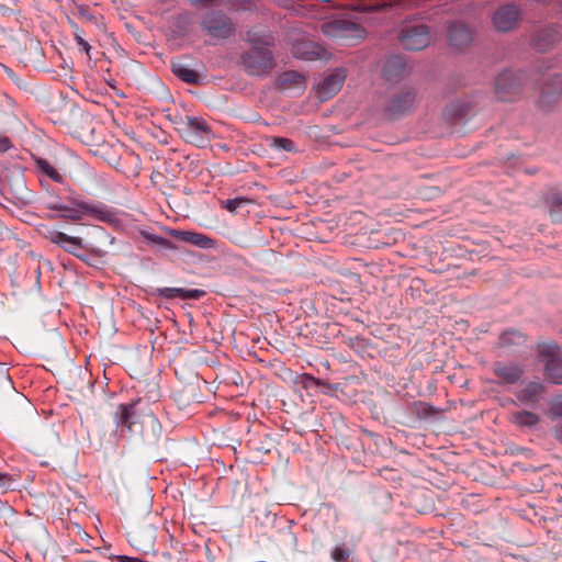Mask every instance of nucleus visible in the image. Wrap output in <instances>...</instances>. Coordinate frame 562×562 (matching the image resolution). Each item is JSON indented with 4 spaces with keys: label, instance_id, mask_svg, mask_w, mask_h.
I'll use <instances>...</instances> for the list:
<instances>
[{
    "label": "nucleus",
    "instance_id": "4c0bfd02",
    "mask_svg": "<svg viewBox=\"0 0 562 562\" xmlns=\"http://www.w3.org/2000/svg\"><path fill=\"white\" fill-rule=\"evenodd\" d=\"M553 431H554V436H555V438H557L560 442H562V425H560V426H555V427L553 428Z\"/></svg>",
    "mask_w": 562,
    "mask_h": 562
},
{
    "label": "nucleus",
    "instance_id": "72a5a7b5",
    "mask_svg": "<svg viewBox=\"0 0 562 562\" xmlns=\"http://www.w3.org/2000/svg\"><path fill=\"white\" fill-rule=\"evenodd\" d=\"M75 41H76L77 45L80 47V49L83 50L90 57L91 46L83 38V36L80 34V32L78 30L75 31Z\"/></svg>",
    "mask_w": 562,
    "mask_h": 562
},
{
    "label": "nucleus",
    "instance_id": "f03ea898",
    "mask_svg": "<svg viewBox=\"0 0 562 562\" xmlns=\"http://www.w3.org/2000/svg\"><path fill=\"white\" fill-rule=\"evenodd\" d=\"M177 132L186 143L200 148L205 147L215 138L211 125L198 116H186L178 123Z\"/></svg>",
    "mask_w": 562,
    "mask_h": 562
},
{
    "label": "nucleus",
    "instance_id": "6e6552de",
    "mask_svg": "<svg viewBox=\"0 0 562 562\" xmlns=\"http://www.w3.org/2000/svg\"><path fill=\"white\" fill-rule=\"evenodd\" d=\"M521 19L518 5L507 3L499 5L493 13L492 23L497 32L506 33L515 30Z\"/></svg>",
    "mask_w": 562,
    "mask_h": 562
},
{
    "label": "nucleus",
    "instance_id": "5701e85b",
    "mask_svg": "<svg viewBox=\"0 0 562 562\" xmlns=\"http://www.w3.org/2000/svg\"><path fill=\"white\" fill-rule=\"evenodd\" d=\"M405 74V64L400 56L391 57L384 67V76L389 80H394Z\"/></svg>",
    "mask_w": 562,
    "mask_h": 562
},
{
    "label": "nucleus",
    "instance_id": "b1692460",
    "mask_svg": "<svg viewBox=\"0 0 562 562\" xmlns=\"http://www.w3.org/2000/svg\"><path fill=\"white\" fill-rule=\"evenodd\" d=\"M510 422L519 427H533L540 422L539 415L528 411L512 413Z\"/></svg>",
    "mask_w": 562,
    "mask_h": 562
},
{
    "label": "nucleus",
    "instance_id": "c756f323",
    "mask_svg": "<svg viewBox=\"0 0 562 562\" xmlns=\"http://www.w3.org/2000/svg\"><path fill=\"white\" fill-rule=\"evenodd\" d=\"M15 391L8 369L0 366V396L12 394Z\"/></svg>",
    "mask_w": 562,
    "mask_h": 562
},
{
    "label": "nucleus",
    "instance_id": "2eb2a0df",
    "mask_svg": "<svg viewBox=\"0 0 562 562\" xmlns=\"http://www.w3.org/2000/svg\"><path fill=\"white\" fill-rule=\"evenodd\" d=\"M493 373L497 378V382L502 384H515L524 374L520 366L496 361L493 364Z\"/></svg>",
    "mask_w": 562,
    "mask_h": 562
},
{
    "label": "nucleus",
    "instance_id": "9b49d317",
    "mask_svg": "<svg viewBox=\"0 0 562 562\" xmlns=\"http://www.w3.org/2000/svg\"><path fill=\"white\" fill-rule=\"evenodd\" d=\"M562 93V75L552 74L546 77L543 86L540 90V97L537 104L542 110H548L553 103L558 101L559 95Z\"/></svg>",
    "mask_w": 562,
    "mask_h": 562
},
{
    "label": "nucleus",
    "instance_id": "2f4dec72",
    "mask_svg": "<svg viewBox=\"0 0 562 562\" xmlns=\"http://www.w3.org/2000/svg\"><path fill=\"white\" fill-rule=\"evenodd\" d=\"M350 557V551L344 547H336L331 551V559L335 562H347Z\"/></svg>",
    "mask_w": 562,
    "mask_h": 562
},
{
    "label": "nucleus",
    "instance_id": "7ed1b4c3",
    "mask_svg": "<svg viewBox=\"0 0 562 562\" xmlns=\"http://www.w3.org/2000/svg\"><path fill=\"white\" fill-rule=\"evenodd\" d=\"M526 76L521 71L504 70L494 83V93L497 100L503 102L515 101L519 98Z\"/></svg>",
    "mask_w": 562,
    "mask_h": 562
},
{
    "label": "nucleus",
    "instance_id": "c9c22d12",
    "mask_svg": "<svg viewBox=\"0 0 562 562\" xmlns=\"http://www.w3.org/2000/svg\"><path fill=\"white\" fill-rule=\"evenodd\" d=\"M301 383L303 387L308 389L311 386L317 385L318 381L310 374H303L301 376Z\"/></svg>",
    "mask_w": 562,
    "mask_h": 562
},
{
    "label": "nucleus",
    "instance_id": "f8f14e48",
    "mask_svg": "<svg viewBox=\"0 0 562 562\" xmlns=\"http://www.w3.org/2000/svg\"><path fill=\"white\" fill-rule=\"evenodd\" d=\"M540 355L546 358L544 370L547 378L555 384H562V360L555 345H543Z\"/></svg>",
    "mask_w": 562,
    "mask_h": 562
},
{
    "label": "nucleus",
    "instance_id": "ea45409f",
    "mask_svg": "<svg viewBox=\"0 0 562 562\" xmlns=\"http://www.w3.org/2000/svg\"><path fill=\"white\" fill-rule=\"evenodd\" d=\"M30 46H31V48H34L36 50H41L40 43L36 42V41H31L30 42Z\"/></svg>",
    "mask_w": 562,
    "mask_h": 562
},
{
    "label": "nucleus",
    "instance_id": "39448f33",
    "mask_svg": "<svg viewBox=\"0 0 562 562\" xmlns=\"http://www.w3.org/2000/svg\"><path fill=\"white\" fill-rule=\"evenodd\" d=\"M140 400L133 401L128 404H121L117 406L115 413V422L122 435L128 436L139 435L143 431L142 425L138 422L137 406Z\"/></svg>",
    "mask_w": 562,
    "mask_h": 562
},
{
    "label": "nucleus",
    "instance_id": "bb28decb",
    "mask_svg": "<svg viewBox=\"0 0 562 562\" xmlns=\"http://www.w3.org/2000/svg\"><path fill=\"white\" fill-rule=\"evenodd\" d=\"M525 335L516 329L506 330L499 336V345L502 347L520 346L525 344Z\"/></svg>",
    "mask_w": 562,
    "mask_h": 562
},
{
    "label": "nucleus",
    "instance_id": "7c9ffc66",
    "mask_svg": "<svg viewBox=\"0 0 562 562\" xmlns=\"http://www.w3.org/2000/svg\"><path fill=\"white\" fill-rule=\"evenodd\" d=\"M547 415L551 419L562 418V394H558L550 400Z\"/></svg>",
    "mask_w": 562,
    "mask_h": 562
},
{
    "label": "nucleus",
    "instance_id": "4be33fe9",
    "mask_svg": "<svg viewBox=\"0 0 562 562\" xmlns=\"http://www.w3.org/2000/svg\"><path fill=\"white\" fill-rule=\"evenodd\" d=\"M171 69L179 79L187 83H198L200 80L199 72L182 63H172Z\"/></svg>",
    "mask_w": 562,
    "mask_h": 562
},
{
    "label": "nucleus",
    "instance_id": "f704fd0d",
    "mask_svg": "<svg viewBox=\"0 0 562 562\" xmlns=\"http://www.w3.org/2000/svg\"><path fill=\"white\" fill-rule=\"evenodd\" d=\"M246 202H247L246 199H232V200H227L226 203H225V207L229 212H236Z\"/></svg>",
    "mask_w": 562,
    "mask_h": 562
},
{
    "label": "nucleus",
    "instance_id": "4468645a",
    "mask_svg": "<svg viewBox=\"0 0 562 562\" xmlns=\"http://www.w3.org/2000/svg\"><path fill=\"white\" fill-rule=\"evenodd\" d=\"M346 79V72L342 69H336L334 72L326 76L322 82L318 83L317 93L319 99L327 100L335 95L342 87Z\"/></svg>",
    "mask_w": 562,
    "mask_h": 562
},
{
    "label": "nucleus",
    "instance_id": "dca6fc26",
    "mask_svg": "<svg viewBox=\"0 0 562 562\" xmlns=\"http://www.w3.org/2000/svg\"><path fill=\"white\" fill-rule=\"evenodd\" d=\"M156 294L164 299L180 297L182 300H199L205 295V291L200 289L186 290L182 288H158Z\"/></svg>",
    "mask_w": 562,
    "mask_h": 562
},
{
    "label": "nucleus",
    "instance_id": "393cba45",
    "mask_svg": "<svg viewBox=\"0 0 562 562\" xmlns=\"http://www.w3.org/2000/svg\"><path fill=\"white\" fill-rule=\"evenodd\" d=\"M246 41L251 44V47L259 46L260 48H269L273 44V37L271 34L258 32L256 30L247 32Z\"/></svg>",
    "mask_w": 562,
    "mask_h": 562
},
{
    "label": "nucleus",
    "instance_id": "cd10ccee",
    "mask_svg": "<svg viewBox=\"0 0 562 562\" xmlns=\"http://www.w3.org/2000/svg\"><path fill=\"white\" fill-rule=\"evenodd\" d=\"M550 217L553 222H562V193H554L550 200Z\"/></svg>",
    "mask_w": 562,
    "mask_h": 562
},
{
    "label": "nucleus",
    "instance_id": "c85d7f7f",
    "mask_svg": "<svg viewBox=\"0 0 562 562\" xmlns=\"http://www.w3.org/2000/svg\"><path fill=\"white\" fill-rule=\"evenodd\" d=\"M269 146L277 150H283L288 153L295 151V144L290 138L273 136L269 138Z\"/></svg>",
    "mask_w": 562,
    "mask_h": 562
},
{
    "label": "nucleus",
    "instance_id": "e433bc0d",
    "mask_svg": "<svg viewBox=\"0 0 562 562\" xmlns=\"http://www.w3.org/2000/svg\"><path fill=\"white\" fill-rule=\"evenodd\" d=\"M300 50H301L300 45L295 46V48H294V54H295L296 56H299V57H302V58H305V59H311V55H310V53L304 52V53H302V54H301V52H300Z\"/></svg>",
    "mask_w": 562,
    "mask_h": 562
},
{
    "label": "nucleus",
    "instance_id": "1a4fd4ad",
    "mask_svg": "<svg viewBox=\"0 0 562 562\" xmlns=\"http://www.w3.org/2000/svg\"><path fill=\"white\" fill-rule=\"evenodd\" d=\"M43 235L50 243L59 246L68 254L76 256L79 259H85V255L81 251L87 247L83 245V240L80 237L69 236L54 228H47Z\"/></svg>",
    "mask_w": 562,
    "mask_h": 562
},
{
    "label": "nucleus",
    "instance_id": "aec40b11",
    "mask_svg": "<svg viewBox=\"0 0 562 562\" xmlns=\"http://www.w3.org/2000/svg\"><path fill=\"white\" fill-rule=\"evenodd\" d=\"M176 237L184 243L191 244L200 248L207 249L214 247V240L207 235L201 233L190 231L177 232Z\"/></svg>",
    "mask_w": 562,
    "mask_h": 562
},
{
    "label": "nucleus",
    "instance_id": "6ab92c4d",
    "mask_svg": "<svg viewBox=\"0 0 562 562\" xmlns=\"http://www.w3.org/2000/svg\"><path fill=\"white\" fill-rule=\"evenodd\" d=\"M278 86L281 90H303L305 87V78L303 75L293 70L284 71L278 78Z\"/></svg>",
    "mask_w": 562,
    "mask_h": 562
},
{
    "label": "nucleus",
    "instance_id": "f3484780",
    "mask_svg": "<svg viewBox=\"0 0 562 562\" xmlns=\"http://www.w3.org/2000/svg\"><path fill=\"white\" fill-rule=\"evenodd\" d=\"M449 40L451 45L457 48L467 46L471 40L472 34L468 26L462 23H452L449 26Z\"/></svg>",
    "mask_w": 562,
    "mask_h": 562
},
{
    "label": "nucleus",
    "instance_id": "a19ab883",
    "mask_svg": "<svg viewBox=\"0 0 562 562\" xmlns=\"http://www.w3.org/2000/svg\"><path fill=\"white\" fill-rule=\"evenodd\" d=\"M148 417L151 418L154 422L156 420V418L154 417V415L151 413L148 414Z\"/></svg>",
    "mask_w": 562,
    "mask_h": 562
},
{
    "label": "nucleus",
    "instance_id": "58836bf2",
    "mask_svg": "<svg viewBox=\"0 0 562 562\" xmlns=\"http://www.w3.org/2000/svg\"><path fill=\"white\" fill-rule=\"evenodd\" d=\"M215 0H193V2L195 3H201L203 5H209L211 3H213Z\"/></svg>",
    "mask_w": 562,
    "mask_h": 562
},
{
    "label": "nucleus",
    "instance_id": "a211bd4d",
    "mask_svg": "<svg viewBox=\"0 0 562 562\" xmlns=\"http://www.w3.org/2000/svg\"><path fill=\"white\" fill-rule=\"evenodd\" d=\"M3 190L11 194L16 200H24L26 196V184L21 172H18L12 178H8L3 183Z\"/></svg>",
    "mask_w": 562,
    "mask_h": 562
},
{
    "label": "nucleus",
    "instance_id": "423d86ee",
    "mask_svg": "<svg viewBox=\"0 0 562 562\" xmlns=\"http://www.w3.org/2000/svg\"><path fill=\"white\" fill-rule=\"evenodd\" d=\"M323 32L340 40H361L364 37V29L350 19H336L323 24Z\"/></svg>",
    "mask_w": 562,
    "mask_h": 562
},
{
    "label": "nucleus",
    "instance_id": "20e7f679",
    "mask_svg": "<svg viewBox=\"0 0 562 562\" xmlns=\"http://www.w3.org/2000/svg\"><path fill=\"white\" fill-rule=\"evenodd\" d=\"M241 64L251 76H260L273 68V56L269 48L251 47L243 54Z\"/></svg>",
    "mask_w": 562,
    "mask_h": 562
},
{
    "label": "nucleus",
    "instance_id": "0eeeda50",
    "mask_svg": "<svg viewBox=\"0 0 562 562\" xmlns=\"http://www.w3.org/2000/svg\"><path fill=\"white\" fill-rule=\"evenodd\" d=\"M202 29L212 37L225 40L235 32V24L221 12H210L202 21Z\"/></svg>",
    "mask_w": 562,
    "mask_h": 562
},
{
    "label": "nucleus",
    "instance_id": "ddd939ff",
    "mask_svg": "<svg viewBox=\"0 0 562 562\" xmlns=\"http://www.w3.org/2000/svg\"><path fill=\"white\" fill-rule=\"evenodd\" d=\"M415 100L416 95L411 90L395 93L389 99L385 112L391 116L402 115L413 109Z\"/></svg>",
    "mask_w": 562,
    "mask_h": 562
},
{
    "label": "nucleus",
    "instance_id": "a878e982",
    "mask_svg": "<svg viewBox=\"0 0 562 562\" xmlns=\"http://www.w3.org/2000/svg\"><path fill=\"white\" fill-rule=\"evenodd\" d=\"M557 41L558 35L555 33H553L552 31L543 30L537 34L535 38V47L539 52H547L551 47H553Z\"/></svg>",
    "mask_w": 562,
    "mask_h": 562
},
{
    "label": "nucleus",
    "instance_id": "412c9836",
    "mask_svg": "<svg viewBox=\"0 0 562 562\" xmlns=\"http://www.w3.org/2000/svg\"><path fill=\"white\" fill-rule=\"evenodd\" d=\"M544 392V387L539 382H530L518 391L517 398L522 403H536Z\"/></svg>",
    "mask_w": 562,
    "mask_h": 562
},
{
    "label": "nucleus",
    "instance_id": "f257e3e1",
    "mask_svg": "<svg viewBox=\"0 0 562 562\" xmlns=\"http://www.w3.org/2000/svg\"><path fill=\"white\" fill-rule=\"evenodd\" d=\"M35 170L42 188L45 190V206L58 214L48 215L49 218L80 221L85 215H97V207L85 202H77L60 198L53 188V183L65 186L67 179L74 178L71 168L65 164L53 165L44 158L35 159Z\"/></svg>",
    "mask_w": 562,
    "mask_h": 562
},
{
    "label": "nucleus",
    "instance_id": "473e14b6",
    "mask_svg": "<svg viewBox=\"0 0 562 562\" xmlns=\"http://www.w3.org/2000/svg\"><path fill=\"white\" fill-rule=\"evenodd\" d=\"M14 481L7 474L0 473V494H4L12 490Z\"/></svg>",
    "mask_w": 562,
    "mask_h": 562
},
{
    "label": "nucleus",
    "instance_id": "9d476101",
    "mask_svg": "<svg viewBox=\"0 0 562 562\" xmlns=\"http://www.w3.org/2000/svg\"><path fill=\"white\" fill-rule=\"evenodd\" d=\"M400 41L404 48L409 50H420L428 46L429 29L424 24L406 26L400 36Z\"/></svg>",
    "mask_w": 562,
    "mask_h": 562
},
{
    "label": "nucleus",
    "instance_id": "79ce46f5",
    "mask_svg": "<svg viewBox=\"0 0 562 562\" xmlns=\"http://www.w3.org/2000/svg\"><path fill=\"white\" fill-rule=\"evenodd\" d=\"M72 161H74L75 164H79V160H78L77 158H74V159H72Z\"/></svg>",
    "mask_w": 562,
    "mask_h": 562
}]
</instances>
